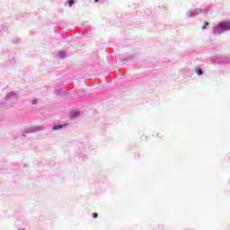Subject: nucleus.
Masks as SVG:
<instances>
[{
    "instance_id": "f257e3e1",
    "label": "nucleus",
    "mask_w": 230,
    "mask_h": 230,
    "mask_svg": "<svg viewBox=\"0 0 230 230\" xmlns=\"http://www.w3.org/2000/svg\"><path fill=\"white\" fill-rule=\"evenodd\" d=\"M217 28H219V30H230V22H220L218 25H217Z\"/></svg>"
},
{
    "instance_id": "f03ea898",
    "label": "nucleus",
    "mask_w": 230,
    "mask_h": 230,
    "mask_svg": "<svg viewBox=\"0 0 230 230\" xmlns=\"http://www.w3.org/2000/svg\"><path fill=\"white\" fill-rule=\"evenodd\" d=\"M64 127H67V124L65 125H55L52 128V130H58V128H64Z\"/></svg>"
},
{
    "instance_id": "7ed1b4c3",
    "label": "nucleus",
    "mask_w": 230,
    "mask_h": 230,
    "mask_svg": "<svg viewBox=\"0 0 230 230\" xmlns=\"http://www.w3.org/2000/svg\"><path fill=\"white\" fill-rule=\"evenodd\" d=\"M80 113L78 111H73L71 114H70V118L71 119H73L74 118H77V116L79 115Z\"/></svg>"
},
{
    "instance_id": "20e7f679",
    "label": "nucleus",
    "mask_w": 230,
    "mask_h": 230,
    "mask_svg": "<svg viewBox=\"0 0 230 230\" xmlns=\"http://www.w3.org/2000/svg\"><path fill=\"white\" fill-rule=\"evenodd\" d=\"M208 26H209V22H205L204 25L201 27L202 30H206V28H208Z\"/></svg>"
},
{
    "instance_id": "39448f33",
    "label": "nucleus",
    "mask_w": 230,
    "mask_h": 230,
    "mask_svg": "<svg viewBox=\"0 0 230 230\" xmlns=\"http://www.w3.org/2000/svg\"><path fill=\"white\" fill-rule=\"evenodd\" d=\"M195 71H196L197 75H203V72L200 68H196Z\"/></svg>"
},
{
    "instance_id": "423d86ee",
    "label": "nucleus",
    "mask_w": 230,
    "mask_h": 230,
    "mask_svg": "<svg viewBox=\"0 0 230 230\" xmlns=\"http://www.w3.org/2000/svg\"><path fill=\"white\" fill-rule=\"evenodd\" d=\"M68 4L69 6H73V4H75V0H69Z\"/></svg>"
},
{
    "instance_id": "0eeeda50",
    "label": "nucleus",
    "mask_w": 230,
    "mask_h": 230,
    "mask_svg": "<svg viewBox=\"0 0 230 230\" xmlns=\"http://www.w3.org/2000/svg\"><path fill=\"white\" fill-rule=\"evenodd\" d=\"M93 218H98V213L94 212V213L93 214Z\"/></svg>"
},
{
    "instance_id": "6e6552de",
    "label": "nucleus",
    "mask_w": 230,
    "mask_h": 230,
    "mask_svg": "<svg viewBox=\"0 0 230 230\" xmlns=\"http://www.w3.org/2000/svg\"><path fill=\"white\" fill-rule=\"evenodd\" d=\"M99 0H95V3H98Z\"/></svg>"
}]
</instances>
